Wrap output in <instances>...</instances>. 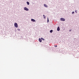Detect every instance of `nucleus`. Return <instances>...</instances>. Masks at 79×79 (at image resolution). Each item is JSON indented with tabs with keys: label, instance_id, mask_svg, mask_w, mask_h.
Segmentation results:
<instances>
[{
	"label": "nucleus",
	"instance_id": "obj_1",
	"mask_svg": "<svg viewBox=\"0 0 79 79\" xmlns=\"http://www.w3.org/2000/svg\"><path fill=\"white\" fill-rule=\"evenodd\" d=\"M14 26L15 27H18V24H17V23H15V24H14Z\"/></svg>",
	"mask_w": 79,
	"mask_h": 79
},
{
	"label": "nucleus",
	"instance_id": "obj_2",
	"mask_svg": "<svg viewBox=\"0 0 79 79\" xmlns=\"http://www.w3.org/2000/svg\"><path fill=\"white\" fill-rule=\"evenodd\" d=\"M60 21H65V19H64V18H60Z\"/></svg>",
	"mask_w": 79,
	"mask_h": 79
},
{
	"label": "nucleus",
	"instance_id": "obj_3",
	"mask_svg": "<svg viewBox=\"0 0 79 79\" xmlns=\"http://www.w3.org/2000/svg\"><path fill=\"white\" fill-rule=\"evenodd\" d=\"M24 10H26V11H29V9L27 8V7H25Z\"/></svg>",
	"mask_w": 79,
	"mask_h": 79
},
{
	"label": "nucleus",
	"instance_id": "obj_4",
	"mask_svg": "<svg viewBox=\"0 0 79 79\" xmlns=\"http://www.w3.org/2000/svg\"><path fill=\"white\" fill-rule=\"evenodd\" d=\"M31 21H33V22H35V20L32 19H31Z\"/></svg>",
	"mask_w": 79,
	"mask_h": 79
},
{
	"label": "nucleus",
	"instance_id": "obj_5",
	"mask_svg": "<svg viewBox=\"0 0 79 79\" xmlns=\"http://www.w3.org/2000/svg\"><path fill=\"white\" fill-rule=\"evenodd\" d=\"M57 30V31H59L60 30V27H58Z\"/></svg>",
	"mask_w": 79,
	"mask_h": 79
},
{
	"label": "nucleus",
	"instance_id": "obj_6",
	"mask_svg": "<svg viewBox=\"0 0 79 79\" xmlns=\"http://www.w3.org/2000/svg\"><path fill=\"white\" fill-rule=\"evenodd\" d=\"M44 6L45 7H46V8H47V7H48V6H47V5H46L45 4H44Z\"/></svg>",
	"mask_w": 79,
	"mask_h": 79
},
{
	"label": "nucleus",
	"instance_id": "obj_7",
	"mask_svg": "<svg viewBox=\"0 0 79 79\" xmlns=\"http://www.w3.org/2000/svg\"><path fill=\"white\" fill-rule=\"evenodd\" d=\"M39 41L40 42H42V40H41V39H40V38H39Z\"/></svg>",
	"mask_w": 79,
	"mask_h": 79
},
{
	"label": "nucleus",
	"instance_id": "obj_8",
	"mask_svg": "<svg viewBox=\"0 0 79 79\" xmlns=\"http://www.w3.org/2000/svg\"><path fill=\"white\" fill-rule=\"evenodd\" d=\"M27 4L28 5H29V2H27Z\"/></svg>",
	"mask_w": 79,
	"mask_h": 79
},
{
	"label": "nucleus",
	"instance_id": "obj_9",
	"mask_svg": "<svg viewBox=\"0 0 79 79\" xmlns=\"http://www.w3.org/2000/svg\"><path fill=\"white\" fill-rule=\"evenodd\" d=\"M50 32H51V33H52L53 32V30H51L50 31Z\"/></svg>",
	"mask_w": 79,
	"mask_h": 79
},
{
	"label": "nucleus",
	"instance_id": "obj_10",
	"mask_svg": "<svg viewBox=\"0 0 79 79\" xmlns=\"http://www.w3.org/2000/svg\"><path fill=\"white\" fill-rule=\"evenodd\" d=\"M41 39L42 40H45L43 38H41Z\"/></svg>",
	"mask_w": 79,
	"mask_h": 79
},
{
	"label": "nucleus",
	"instance_id": "obj_11",
	"mask_svg": "<svg viewBox=\"0 0 79 79\" xmlns=\"http://www.w3.org/2000/svg\"><path fill=\"white\" fill-rule=\"evenodd\" d=\"M47 22H49V20H48V21Z\"/></svg>",
	"mask_w": 79,
	"mask_h": 79
},
{
	"label": "nucleus",
	"instance_id": "obj_12",
	"mask_svg": "<svg viewBox=\"0 0 79 79\" xmlns=\"http://www.w3.org/2000/svg\"><path fill=\"white\" fill-rule=\"evenodd\" d=\"M72 14H74V12H72Z\"/></svg>",
	"mask_w": 79,
	"mask_h": 79
},
{
	"label": "nucleus",
	"instance_id": "obj_13",
	"mask_svg": "<svg viewBox=\"0 0 79 79\" xmlns=\"http://www.w3.org/2000/svg\"><path fill=\"white\" fill-rule=\"evenodd\" d=\"M75 13H77V10H75Z\"/></svg>",
	"mask_w": 79,
	"mask_h": 79
},
{
	"label": "nucleus",
	"instance_id": "obj_14",
	"mask_svg": "<svg viewBox=\"0 0 79 79\" xmlns=\"http://www.w3.org/2000/svg\"><path fill=\"white\" fill-rule=\"evenodd\" d=\"M54 47H57V45H56V46L55 45Z\"/></svg>",
	"mask_w": 79,
	"mask_h": 79
},
{
	"label": "nucleus",
	"instance_id": "obj_15",
	"mask_svg": "<svg viewBox=\"0 0 79 79\" xmlns=\"http://www.w3.org/2000/svg\"><path fill=\"white\" fill-rule=\"evenodd\" d=\"M69 31L70 32V31H71V30H70Z\"/></svg>",
	"mask_w": 79,
	"mask_h": 79
},
{
	"label": "nucleus",
	"instance_id": "obj_16",
	"mask_svg": "<svg viewBox=\"0 0 79 79\" xmlns=\"http://www.w3.org/2000/svg\"><path fill=\"white\" fill-rule=\"evenodd\" d=\"M43 16H44V17L45 16V15H43Z\"/></svg>",
	"mask_w": 79,
	"mask_h": 79
},
{
	"label": "nucleus",
	"instance_id": "obj_17",
	"mask_svg": "<svg viewBox=\"0 0 79 79\" xmlns=\"http://www.w3.org/2000/svg\"><path fill=\"white\" fill-rule=\"evenodd\" d=\"M44 19H45V16H44Z\"/></svg>",
	"mask_w": 79,
	"mask_h": 79
}]
</instances>
